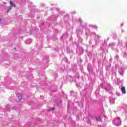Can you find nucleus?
<instances>
[{
  "label": "nucleus",
  "instance_id": "1a4fd4ad",
  "mask_svg": "<svg viewBox=\"0 0 127 127\" xmlns=\"http://www.w3.org/2000/svg\"><path fill=\"white\" fill-rule=\"evenodd\" d=\"M21 96V95H20Z\"/></svg>",
  "mask_w": 127,
  "mask_h": 127
},
{
  "label": "nucleus",
  "instance_id": "20e7f679",
  "mask_svg": "<svg viewBox=\"0 0 127 127\" xmlns=\"http://www.w3.org/2000/svg\"><path fill=\"white\" fill-rule=\"evenodd\" d=\"M55 109V108H53L52 109H50L49 111H53Z\"/></svg>",
  "mask_w": 127,
  "mask_h": 127
},
{
  "label": "nucleus",
  "instance_id": "423d86ee",
  "mask_svg": "<svg viewBox=\"0 0 127 127\" xmlns=\"http://www.w3.org/2000/svg\"><path fill=\"white\" fill-rule=\"evenodd\" d=\"M14 49H15V50H16V48H15Z\"/></svg>",
  "mask_w": 127,
  "mask_h": 127
},
{
  "label": "nucleus",
  "instance_id": "7ed1b4c3",
  "mask_svg": "<svg viewBox=\"0 0 127 127\" xmlns=\"http://www.w3.org/2000/svg\"><path fill=\"white\" fill-rule=\"evenodd\" d=\"M11 8H12L11 7H9V8H8V9L7 10V11H6V12H8L9 11V10H10V9H11Z\"/></svg>",
  "mask_w": 127,
  "mask_h": 127
},
{
  "label": "nucleus",
  "instance_id": "0eeeda50",
  "mask_svg": "<svg viewBox=\"0 0 127 127\" xmlns=\"http://www.w3.org/2000/svg\"><path fill=\"white\" fill-rule=\"evenodd\" d=\"M119 125H120V126H121V123Z\"/></svg>",
  "mask_w": 127,
  "mask_h": 127
},
{
  "label": "nucleus",
  "instance_id": "39448f33",
  "mask_svg": "<svg viewBox=\"0 0 127 127\" xmlns=\"http://www.w3.org/2000/svg\"><path fill=\"white\" fill-rule=\"evenodd\" d=\"M1 22V19L0 18V23Z\"/></svg>",
  "mask_w": 127,
  "mask_h": 127
},
{
  "label": "nucleus",
  "instance_id": "6e6552de",
  "mask_svg": "<svg viewBox=\"0 0 127 127\" xmlns=\"http://www.w3.org/2000/svg\"><path fill=\"white\" fill-rule=\"evenodd\" d=\"M117 127H119V125H117Z\"/></svg>",
  "mask_w": 127,
  "mask_h": 127
},
{
  "label": "nucleus",
  "instance_id": "f257e3e1",
  "mask_svg": "<svg viewBox=\"0 0 127 127\" xmlns=\"http://www.w3.org/2000/svg\"><path fill=\"white\" fill-rule=\"evenodd\" d=\"M121 91L123 94H126V87L125 86L122 87L121 88Z\"/></svg>",
  "mask_w": 127,
  "mask_h": 127
},
{
  "label": "nucleus",
  "instance_id": "f03ea898",
  "mask_svg": "<svg viewBox=\"0 0 127 127\" xmlns=\"http://www.w3.org/2000/svg\"><path fill=\"white\" fill-rule=\"evenodd\" d=\"M10 5L11 6V7H15V4L13 3L11 1H10Z\"/></svg>",
  "mask_w": 127,
  "mask_h": 127
}]
</instances>
